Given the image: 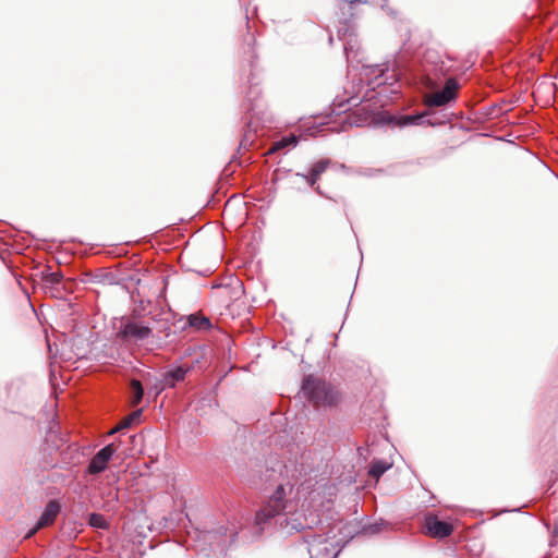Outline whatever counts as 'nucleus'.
<instances>
[{"label": "nucleus", "mask_w": 558, "mask_h": 558, "mask_svg": "<svg viewBox=\"0 0 558 558\" xmlns=\"http://www.w3.org/2000/svg\"><path fill=\"white\" fill-rule=\"evenodd\" d=\"M302 391L317 408L337 407L341 401V393L333 386L313 375L303 379Z\"/></svg>", "instance_id": "f257e3e1"}, {"label": "nucleus", "mask_w": 558, "mask_h": 558, "mask_svg": "<svg viewBox=\"0 0 558 558\" xmlns=\"http://www.w3.org/2000/svg\"><path fill=\"white\" fill-rule=\"evenodd\" d=\"M186 369L177 367L170 371L166 376V381L169 386L173 387L175 383L181 381L185 378Z\"/></svg>", "instance_id": "ddd939ff"}, {"label": "nucleus", "mask_w": 558, "mask_h": 558, "mask_svg": "<svg viewBox=\"0 0 558 558\" xmlns=\"http://www.w3.org/2000/svg\"><path fill=\"white\" fill-rule=\"evenodd\" d=\"M131 388H132V397H131V405L136 407L138 405L144 396V389L140 380L132 379L131 381Z\"/></svg>", "instance_id": "9b49d317"}, {"label": "nucleus", "mask_w": 558, "mask_h": 558, "mask_svg": "<svg viewBox=\"0 0 558 558\" xmlns=\"http://www.w3.org/2000/svg\"><path fill=\"white\" fill-rule=\"evenodd\" d=\"M142 416V410L138 409L134 412H132L130 415H128V417L134 423V422H138L140 418Z\"/></svg>", "instance_id": "aec40b11"}, {"label": "nucleus", "mask_w": 558, "mask_h": 558, "mask_svg": "<svg viewBox=\"0 0 558 558\" xmlns=\"http://www.w3.org/2000/svg\"><path fill=\"white\" fill-rule=\"evenodd\" d=\"M114 451L116 449L112 444L107 445L100 449L90 460L87 472L89 474H98L105 471Z\"/></svg>", "instance_id": "39448f33"}, {"label": "nucleus", "mask_w": 558, "mask_h": 558, "mask_svg": "<svg viewBox=\"0 0 558 558\" xmlns=\"http://www.w3.org/2000/svg\"><path fill=\"white\" fill-rule=\"evenodd\" d=\"M459 83L454 78L446 81L442 89L425 96V104L429 107H441L457 97Z\"/></svg>", "instance_id": "7ed1b4c3"}, {"label": "nucleus", "mask_w": 558, "mask_h": 558, "mask_svg": "<svg viewBox=\"0 0 558 558\" xmlns=\"http://www.w3.org/2000/svg\"><path fill=\"white\" fill-rule=\"evenodd\" d=\"M454 526L449 521H441L435 514H427L424 518L422 531L433 538H446L452 534Z\"/></svg>", "instance_id": "f03ea898"}, {"label": "nucleus", "mask_w": 558, "mask_h": 558, "mask_svg": "<svg viewBox=\"0 0 558 558\" xmlns=\"http://www.w3.org/2000/svg\"><path fill=\"white\" fill-rule=\"evenodd\" d=\"M151 335L149 326L137 320H126L121 325L118 331V338L125 341H140L147 339Z\"/></svg>", "instance_id": "20e7f679"}, {"label": "nucleus", "mask_w": 558, "mask_h": 558, "mask_svg": "<svg viewBox=\"0 0 558 558\" xmlns=\"http://www.w3.org/2000/svg\"><path fill=\"white\" fill-rule=\"evenodd\" d=\"M286 493L282 485H279L274 493V495L270 497V501L274 502L275 506H278L280 509H284L283 499H284Z\"/></svg>", "instance_id": "2eb2a0df"}, {"label": "nucleus", "mask_w": 558, "mask_h": 558, "mask_svg": "<svg viewBox=\"0 0 558 558\" xmlns=\"http://www.w3.org/2000/svg\"><path fill=\"white\" fill-rule=\"evenodd\" d=\"M298 144V137L295 135H289L282 137L280 141L276 142L272 146L271 150H279L286 147H294Z\"/></svg>", "instance_id": "4468645a"}, {"label": "nucleus", "mask_w": 558, "mask_h": 558, "mask_svg": "<svg viewBox=\"0 0 558 558\" xmlns=\"http://www.w3.org/2000/svg\"><path fill=\"white\" fill-rule=\"evenodd\" d=\"M189 324L191 327L196 328L198 330L209 329L211 324L208 317L202 315H191L189 317Z\"/></svg>", "instance_id": "f8f14e48"}, {"label": "nucleus", "mask_w": 558, "mask_h": 558, "mask_svg": "<svg viewBox=\"0 0 558 558\" xmlns=\"http://www.w3.org/2000/svg\"><path fill=\"white\" fill-rule=\"evenodd\" d=\"M282 509L278 506H275L270 500L266 506H264L259 511L256 512L255 523L263 527L264 524L268 523L269 520L278 515Z\"/></svg>", "instance_id": "6e6552de"}, {"label": "nucleus", "mask_w": 558, "mask_h": 558, "mask_svg": "<svg viewBox=\"0 0 558 558\" xmlns=\"http://www.w3.org/2000/svg\"><path fill=\"white\" fill-rule=\"evenodd\" d=\"M228 214H229V208H228V204H227L222 211V216L226 217Z\"/></svg>", "instance_id": "412c9836"}, {"label": "nucleus", "mask_w": 558, "mask_h": 558, "mask_svg": "<svg viewBox=\"0 0 558 558\" xmlns=\"http://www.w3.org/2000/svg\"><path fill=\"white\" fill-rule=\"evenodd\" d=\"M59 511H60L59 502L56 501V500H50L46 505V507H45V509H44V511H43V513H41V515L39 518L37 526L27 534V537L33 535L36 532V530L41 529L44 526H47V525L53 523V521L56 520Z\"/></svg>", "instance_id": "423d86ee"}, {"label": "nucleus", "mask_w": 558, "mask_h": 558, "mask_svg": "<svg viewBox=\"0 0 558 558\" xmlns=\"http://www.w3.org/2000/svg\"><path fill=\"white\" fill-rule=\"evenodd\" d=\"M132 424H133V422L126 416L114 428H112L109 432V434L113 435V434L118 433L119 430L130 427Z\"/></svg>", "instance_id": "dca6fc26"}, {"label": "nucleus", "mask_w": 558, "mask_h": 558, "mask_svg": "<svg viewBox=\"0 0 558 558\" xmlns=\"http://www.w3.org/2000/svg\"><path fill=\"white\" fill-rule=\"evenodd\" d=\"M330 165L329 159H320L316 161L310 169L307 174H303L302 178L306 181L310 186H314L319 180L320 175L327 170Z\"/></svg>", "instance_id": "0eeeda50"}, {"label": "nucleus", "mask_w": 558, "mask_h": 558, "mask_svg": "<svg viewBox=\"0 0 558 558\" xmlns=\"http://www.w3.org/2000/svg\"><path fill=\"white\" fill-rule=\"evenodd\" d=\"M61 280V275L59 272H51L48 277H47V281L48 282H51V283H59Z\"/></svg>", "instance_id": "6ab92c4d"}, {"label": "nucleus", "mask_w": 558, "mask_h": 558, "mask_svg": "<svg viewBox=\"0 0 558 558\" xmlns=\"http://www.w3.org/2000/svg\"><path fill=\"white\" fill-rule=\"evenodd\" d=\"M423 117L424 114L389 116L387 121L402 128L418 124Z\"/></svg>", "instance_id": "1a4fd4ad"}, {"label": "nucleus", "mask_w": 558, "mask_h": 558, "mask_svg": "<svg viewBox=\"0 0 558 558\" xmlns=\"http://www.w3.org/2000/svg\"><path fill=\"white\" fill-rule=\"evenodd\" d=\"M324 542H325V539H323L320 537L313 539V543L310 548V554L313 555L315 551H317L316 546L322 545Z\"/></svg>", "instance_id": "a211bd4d"}, {"label": "nucleus", "mask_w": 558, "mask_h": 558, "mask_svg": "<svg viewBox=\"0 0 558 558\" xmlns=\"http://www.w3.org/2000/svg\"><path fill=\"white\" fill-rule=\"evenodd\" d=\"M391 468V464L384 460H376L371 464L368 474L374 477L376 481Z\"/></svg>", "instance_id": "9d476101"}, {"label": "nucleus", "mask_w": 558, "mask_h": 558, "mask_svg": "<svg viewBox=\"0 0 558 558\" xmlns=\"http://www.w3.org/2000/svg\"><path fill=\"white\" fill-rule=\"evenodd\" d=\"M324 558H330V554H329V551H326V554H325V557H324Z\"/></svg>", "instance_id": "4be33fe9"}, {"label": "nucleus", "mask_w": 558, "mask_h": 558, "mask_svg": "<svg viewBox=\"0 0 558 558\" xmlns=\"http://www.w3.org/2000/svg\"><path fill=\"white\" fill-rule=\"evenodd\" d=\"M90 524L96 527H106V521L100 514H92Z\"/></svg>", "instance_id": "f3484780"}]
</instances>
